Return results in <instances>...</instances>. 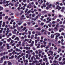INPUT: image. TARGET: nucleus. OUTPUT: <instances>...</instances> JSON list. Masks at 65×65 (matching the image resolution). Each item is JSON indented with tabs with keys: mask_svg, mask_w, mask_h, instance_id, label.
<instances>
[{
	"mask_svg": "<svg viewBox=\"0 0 65 65\" xmlns=\"http://www.w3.org/2000/svg\"><path fill=\"white\" fill-rule=\"evenodd\" d=\"M17 22L19 25H21V24L23 23V21H17Z\"/></svg>",
	"mask_w": 65,
	"mask_h": 65,
	"instance_id": "1",
	"label": "nucleus"
},
{
	"mask_svg": "<svg viewBox=\"0 0 65 65\" xmlns=\"http://www.w3.org/2000/svg\"><path fill=\"white\" fill-rule=\"evenodd\" d=\"M62 8H61V7H59V6H57V7L56 9H58V10H59L60 9H61Z\"/></svg>",
	"mask_w": 65,
	"mask_h": 65,
	"instance_id": "2",
	"label": "nucleus"
},
{
	"mask_svg": "<svg viewBox=\"0 0 65 65\" xmlns=\"http://www.w3.org/2000/svg\"><path fill=\"white\" fill-rule=\"evenodd\" d=\"M6 45H7V49L8 50H9V47H11V46H9V44H7Z\"/></svg>",
	"mask_w": 65,
	"mask_h": 65,
	"instance_id": "3",
	"label": "nucleus"
},
{
	"mask_svg": "<svg viewBox=\"0 0 65 65\" xmlns=\"http://www.w3.org/2000/svg\"><path fill=\"white\" fill-rule=\"evenodd\" d=\"M1 60H0V63H3V58L2 57L1 58Z\"/></svg>",
	"mask_w": 65,
	"mask_h": 65,
	"instance_id": "4",
	"label": "nucleus"
},
{
	"mask_svg": "<svg viewBox=\"0 0 65 65\" xmlns=\"http://www.w3.org/2000/svg\"><path fill=\"white\" fill-rule=\"evenodd\" d=\"M49 53H51V56H53V53H54V52H53L51 51H48Z\"/></svg>",
	"mask_w": 65,
	"mask_h": 65,
	"instance_id": "5",
	"label": "nucleus"
},
{
	"mask_svg": "<svg viewBox=\"0 0 65 65\" xmlns=\"http://www.w3.org/2000/svg\"><path fill=\"white\" fill-rule=\"evenodd\" d=\"M7 62L8 63V65H12V63H11V62H10V61H8Z\"/></svg>",
	"mask_w": 65,
	"mask_h": 65,
	"instance_id": "6",
	"label": "nucleus"
},
{
	"mask_svg": "<svg viewBox=\"0 0 65 65\" xmlns=\"http://www.w3.org/2000/svg\"><path fill=\"white\" fill-rule=\"evenodd\" d=\"M15 51L17 52H21V51L20 49H18V48H15Z\"/></svg>",
	"mask_w": 65,
	"mask_h": 65,
	"instance_id": "7",
	"label": "nucleus"
},
{
	"mask_svg": "<svg viewBox=\"0 0 65 65\" xmlns=\"http://www.w3.org/2000/svg\"><path fill=\"white\" fill-rule=\"evenodd\" d=\"M36 33H37V34H38V35H41V34H40V33L38 31H36Z\"/></svg>",
	"mask_w": 65,
	"mask_h": 65,
	"instance_id": "8",
	"label": "nucleus"
},
{
	"mask_svg": "<svg viewBox=\"0 0 65 65\" xmlns=\"http://www.w3.org/2000/svg\"><path fill=\"white\" fill-rule=\"evenodd\" d=\"M14 40H17V41H19V37H16V38H15L14 39Z\"/></svg>",
	"mask_w": 65,
	"mask_h": 65,
	"instance_id": "9",
	"label": "nucleus"
},
{
	"mask_svg": "<svg viewBox=\"0 0 65 65\" xmlns=\"http://www.w3.org/2000/svg\"><path fill=\"white\" fill-rule=\"evenodd\" d=\"M36 59H39V60L40 59V57H38V55H36Z\"/></svg>",
	"mask_w": 65,
	"mask_h": 65,
	"instance_id": "10",
	"label": "nucleus"
},
{
	"mask_svg": "<svg viewBox=\"0 0 65 65\" xmlns=\"http://www.w3.org/2000/svg\"><path fill=\"white\" fill-rule=\"evenodd\" d=\"M36 30H41V28H40V27L37 28L36 29Z\"/></svg>",
	"mask_w": 65,
	"mask_h": 65,
	"instance_id": "11",
	"label": "nucleus"
},
{
	"mask_svg": "<svg viewBox=\"0 0 65 65\" xmlns=\"http://www.w3.org/2000/svg\"><path fill=\"white\" fill-rule=\"evenodd\" d=\"M23 61L24 62H26L27 63H28V60H25V59H23Z\"/></svg>",
	"mask_w": 65,
	"mask_h": 65,
	"instance_id": "12",
	"label": "nucleus"
},
{
	"mask_svg": "<svg viewBox=\"0 0 65 65\" xmlns=\"http://www.w3.org/2000/svg\"><path fill=\"white\" fill-rule=\"evenodd\" d=\"M51 38H53L54 37V35H51Z\"/></svg>",
	"mask_w": 65,
	"mask_h": 65,
	"instance_id": "13",
	"label": "nucleus"
},
{
	"mask_svg": "<svg viewBox=\"0 0 65 65\" xmlns=\"http://www.w3.org/2000/svg\"><path fill=\"white\" fill-rule=\"evenodd\" d=\"M3 9V8L1 6H0V10H2Z\"/></svg>",
	"mask_w": 65,
	"mask_h": 65,
	"instance_id": "14",
	"label": "nucleus"
},
{
	"mask_svg": "<svg viewBox=\"0 0 65 65\" xmlns=\"http://www.w3.org/2000/svg\"><path fill=\"white\" fill-rule=\"evenodd\" d=\"M39 54H41V53H42V51L39 50H38Z\"/></svg>",
	"mask_w": 65,
	"mask_h": 65,
	"instance_id": "15",
	"label": "nucleus"
},
{
	"mask_svg": "<svg viewBox=\"0 0 65 65\" xmlns=\"http://www.w3.org/2000/svg\"><path fill=\"white\" fill-rule=\"evenodd\" d=\"M59 63L60 65H64V64L63 63V62H59Z\"/></svg>",
	"mask_w": 65,
	"mask_h": 65,
	"instance_id": "16",
	"label": "nucleus"
},
{
	"mask_svg": "<svg viewBox=\"0 0 65 65\" xmlns=\"http://www.w3.org/2000/svg\"><path fill=\"white\" fill-rule=\"evenodd\" d=\"M19 45H21V44H17L16 45L17 47H19Z\"/></svg>",
	"mask_w": 65,
	"mask_h": 65,
	"instance_id": "17",
	"label": "nucleus"
},
{
	"mask_svg": "<svg viewBox=\"0 0 65 65\" xmlns=\"http://www.w3.org/2000/svg\"><path fill=\"white\" fill-rule=\"evenodd\" d=\"M8 54V52H4L3 53V55H5V54Z\"/></svg>",
	"mask_w": 65,
	"mask_h": 65,
	"instance_id": "18",
	"label": "nucleus"
},
{
	"mask_svg": "<svg viewBox=\"0 0 65 65\" xmlns=\"http://www.w3.org/2000/svg\"><path fill=\"white\" fill-rule=\"evenodd\" d=\"M48 45H49V46H51V42H49L48 43Z\"/></svg>",
	"mask_w": 65,
	"mask_h": 65,
	"instance_id": "19",
	"label": "nucleus"
},
{
	"mask_svg": "<svg viewBox=\"0 0 65 65\" xmlns=\"http://www.w3.org/2000/svg\"><path fill=\"white\" fill-rule=\"evenodd\" d=\"M59 39H63V37L62 36H61L60 37H59Z\"/></svg>",
	"mask_w": 65,
	"mask_h": 65,
	"instance_id": "20",
	"label": "nucleus"
},
{
	"mask_svg": "<svg viewBox=\"0 0 65 65\" xmlns=\"http://www.w3.org/2000/svg\"><path fill=\"white\" fill-rule=\"evenodd\" d=\"M28 34H29V35H31V31H28Z\"/></svg>",
	"mask_w": 65,
	"mask_h": 65,
	"instance_id": "21",
	"label": "nucleus"
},
{
	"mask_svg": "<svg viewBox=\"0 0 65 65\" xmlns=\"http://www.w3.org/2000/svg\"><path fill=\"white\" fill-rule=\"evenodd\" d=\"M25 57L26 58H28V54H26L25 56Z\"/></svg>",
	"mask_w": 65,
	"mask_h": 65,
	"instance_id": "22",
	"label": "nucleus"
},
{
	"mask_svg": "<svg viewBox=\"0 0 65 65\" xmlns=\"http://www.w3.org/2000/svg\"><path fill=\"white\" fill-rule=\"evenodd\" d=\"M14 52H15V51L14 50L13 51V52L12 53V54H13V55H14Z\"/></svg>",
	"mask_w": 65,
	"mask_h": 65,
	"instance_id": "23",
	"label": "nucleus"
},
{
	"mask_svg": "<svg viewBox=\"0 0 65 65\" xmlns=\"http://www.w3.org/2000/svg\"><path fill=\"white\" fill-rule=\"evenodd\" d=\"M31 41H32V40L30 39V41H28V43H31Z\"/></svg>",
	"mask_w": 65,
	"mask_h": 65,
	"instance_id": "24",
	"label": "nucleus"
},
{
	"mask_svg": "<svg viewBox=\"0 0 65 65\" xmlns=\"http://www.w3.org/2000/svg\"><path fill=\"white\" fill-rule=\"evenodd\" d=\"M35 56V55H34V56L32 57L31 58V60H33V58H34V57Z\"/></svg>",
	"mask_w": 65,
	"mask_h": 65,
	"instance_id": "25",
	"label": "nucleus"
},
{
	"mask_svg": "<svg viewBox=\"0 0 65 65\" xmlns=\"http://www.w3.org/2000/svg\"><path fill=\"white\" fill-rule=\"evenodd\" d=\"M27 6V4H25L24 5V6H23V7H24V8H25L26 7V6Z\"/></svg>",
	"mask_w": 65,
	"mask_h": 65,
	"instance_id": "26",
	"label": "nucleus"
},
{
	"mask_svg": "<svg viewBox=\"0 0 65 65\" xmlns=\"http://www.w3.org/2000/svg\"><path fill=\"white\" fill-rule=\"evenodd\" d=\"M3 44V42H0V45L1 46H2V45Z\"/></svg>",
	"mask_w": 65,
	"mask_h": 65,
	"instance_id": "27",
	"label": "nucleus"
},
{
	"mask_svg": "<svg viewBox=\"0 0 65 65\" xmlns=\"http://www.w3.org/2000/svg\"><path fill=\"white\" fill-rule=\"evenodd\" d=\"M31 10H30L28 11L27 12V13H30V12H31Z\"/></svg>",
	"mask_w": 65,
	"mask_h": 65,
	"instance_id": "28",
	"label": "nucleus"
},
{
	"mask_svg": "<svg viewBox=\"0 0 65 65\" xmlns=\"http://www.w3.org/2000/svg\"><path fill=\"white\" fill-rule=\"evenodd\" d=\"M49 6H48V7H49V8H51V6H52V4H50Z\"/></svg>",
	"mask_w": 65,
	"mask_h": 65,
	"instance_id": "29",
	"label": "nucleus"
},
{
	"mask_svg": "<svg viewBox=\"0 0 65 65\" xmlns=\"http://www.w3.org/2000/svg\"><path fill=\"white\" fill-rule=\"evenodd\" d=\"M33 46V44H32V43H31V44L29 45V46Z\"/></svg>",
	"mask_w": 65,
	"mask_h": 65,
	"instance_id": "30",
	"label": "nucleus"
},
{
	"mask_svg": "<svg viewBox=\"0 0 65 65\" xmlns=\"http://www.w3.org/2000/svg\"><path fill=\"white\" fill-rule=\"evenodd\" d=\"M61 59H62V57H60V58H59V61H60L61 60Z\"/></svg>",
	"mask_w": 65,
	"mask_h": 65,
	"instance_id": "31",
	"label": "nucleus"
},
{
	"mask_svg": "<svg viewBox=\"0 0 65 65\" xmlns=\"http://www.w3.org/2000/svg\"><path fill=\"white\" fill-rule=\"evenodd\" d=\"M43 42L44 43V44L45 45L46 44V42H45V41H43Z\"/></svg>",
	"mask_w": 65,
	"mask_h": 65,
	"instance_id": "32",
	"label": "nucleus"
},
{
	"mask_svg": "<svg viewBox=\"0 0 65 65\" xmlns=\"http://www.w3.org/2000/svg\"><path fill=\"white\" fill-rule=\"evenodd\" d=\"M27 24L29 26L30 25V24H31V23L30 22H28L27 23Z\"/></svg>",
	"mask_w": 65,
	"mask_h": 65,
	"instance_id": "33",
	"label": "nucleus"
},
{
	"mask_svg": "<svg viewBox=\"0 0 65 65\" xmlns=\"http://www.w3.org/2000/svg\"><path fill=\"white\" fill-rule=\"evenodd\" d=\"M58 50L60 52H61V51H62V49H61L60 48H59V49H58Z\"/></svg>",
	"mask_w": 65,
	"mask_h": 65,
	"instance_id": "34",
	"label": "nucleus"
},
{
	"mask_svg": "<svg viewBox=\"0 0 65 65\" xmlns=\"http://www.w3.org/2000/svg\"><path fill=\"white\" fill-rule=\"evenodd\" d=\"M34 8H37V7H36V6H35V5H34Z\"/></svg>",
	"mask_w": 65,
	"mask_h": 65,
	"instance_id": "35",
	"label": "nucleus"
},
{
	"mask_svg": "<svg viewBox=\"0 0 65 65\" xmlns=\"http://www.w3.org/2000/svg\"><path fill=\"white\" fill-rule=\"evenodd\" d=\"M21 12L20 13V14H22V13H24V11H21Z\"/></svg>",
	"mask_w": 65,
	"mask_h": 65,
	"instance_id": "36",
	"label": "nucleus"
},
{
	"mask_svg": "<svg viewBox=\"0 0 65 65\" xmlns=\"http://www.w3.org/2000/svg\"><path fill=\"white\" fill-rule=\"evenodd\" d=\"M53 63H57V61L56 60H54L53 61Z\"/></svg>",
	"mask_w": 65,
	"mask_h": 65,
	"instance_id": "37",
	"label": "nucleus"
},
{
	"mask_svg": "<svg viewBox=\"0 0 65 65\" xmlns=\"http://www.w3.org/2000/svg\"><path fill=\"white\" fill-rule=\"evenodd\" d=\"M44 24L43 23H41V26H43V25H44Z\"/></svg>",
	"mask_w": 65,
	"mask_h": 65,
	"instance_id": "38",
	"label": "nucleus"
},
{
	"mask_svg": "<svg viewBox=\"0 0 65 65\" xmlns=\"http://www.w3.org/2000/svg\"><path fill=\"white\" fill-rule=\"evenodd\" d=\"M65 46H61V48H65Z\"/></svg>",
	"mask_w": 65,
	"mask_h": 65,
	"instance_id": "39",
	"label": "nucleus"
},
{
	"mask_svg": "<svg viewBox=\"0 0 65 65\" xmlns=\"http://www.w3.org/2000/svg\"><path fill=\"white\" fill-rule=\"evenodd\" d=\"M25 41H28L29 40V39H25Z\"/></svg>",
	"mask_w": 65,
	"mask_h": 65,
	"instance_id": "40",
	"label": "nucleus"
},
{
	"mask_svg": "<svg viewBox=\"0 0 65 65\" xmlns=\"http://www.w3.org/2000/svg\"><path fill=\"white\" fill-rule=\"evenodd\" d=\"M40 0H41V3H43V1H42V0H39L38 2H39V1H40Z\"/></svg>",
	"mask_w": 65,
	"mask_h": 65,
	"instance_id": "41",
	"label": "nucleus"
},
{
	"mask_svg": "<svg viewBox=\"0 0 65 65\" xmlns=\"http://www.w3.org/2000/svg\"><path fill=\"white\" fill-rule=\"evenodd\" d=\"M49 45H48V46H47L46 47H45V48L46 49H47L48 47H49Z\"/></svg>",
	"mask_w": 65,
	"mask_h": 65,
	"instance_id": "42",
	"label": "nucleus"
},
{
	"mask_svg": "<svg viewBox=\"0 0 65 65\" xmlns=\"http://www.w3.org/2000/svg\"><path fill=\"white\" fill-rule=\"evenodd\" d=\"M18 10H19V11H20L21 10H20V7H18V8H17Z\"/></svg>",
	"mask_w": 65,
	"mask_h": 65,
	"instance_id": "43",
	"label": "nucleus"
},
{
	"mask_svg": "<svg viewBox=\"0 0 65 65\" xmlns=\"http://www.w3.org/2000/svg\"><path fill=\"white\" fill-rule=\"evenodd\" d=\"M21 39L22 40H23V39H24V37H22L21 38Z\"/></svg>",
	"mask_w": 65,
	"mask_h": 65,
	"instance_id": "44",
	"label": "nucleus"
},
{
	"mask_svg": "<svg viewBox=\"0 0 65 65\" xmlns=\"http://www.w3.org/2000/svg\"><path fill=\"white\" fill-rule=\"evenodd\" d=\"M7 63V62H6V61H5L4 64H5V65H6V63Z\"/></svg>",
	"mask_w": 65,
	"mask_h": 65,
	"instance_id": "45",
	"label": "nucleus"
},
{
	"mask_svg": "<svg viewBox=\"0 0 65 65\" xmlns=\"http://www.w3.org/2000/svg\"><path fill=\"white\" fill-rule=\"evenodd\" d=\"M3 59V58L4 60H5V56H3L2 58Z\"/></svg>",
	"mask_w": 65,
	"mask_h": 65,
	"instance_id": "46",
	"label": "nucleus"
},
{
	"mask_svg": "<svg viewBox=\"0 0 65 65\" xmlns=\"http://www.w3.org/2000/svg\"><path fill=\"white\" fill-rule=\"evenodd\" d=\"M21 17V18H20V20H23V17Z\"/></svg>",
	"mask_w": 65,
	"mask_h": 65,
	"instance_id": "47",
	"label": "nucleus"
},
{
	"mask_svg": "<svg viewBox=\"0 0 65 65\" xmlns=\"http://www.w3.org/2000/svg\"><path fill=\"white\" fill-rule=\"evenodd\" d=\"M43 6L44 7H46V6L45 5V4H43Z\"/></svg>",
	"mask_w": 65,
	"mask_h": 65,
	"instance_id": "48",
	"label": "nucleus"
},
{
	"mask_svg": "<svg viewBox=\"0 0 65 65\" xmlns=\"http://www.w3.org/2000/svg\"><path fill=\"white\" fill-rule=\"evenodd\" d=\"M42 61V59H40L39 60V62H40V63H41Z\"/></svg>",
	"mask_w": 65,
	"mask_h": 65,
	"instance_id": "49",
	"label": "nucleus"
},
{
	"mask_svg": "<svg viewBox=\"0 0 65 65\" xmlns=\"http://www.w3.org/2000/svg\"><path fill=\"white\" fill-rule=\"evenodd\" d=\"M15 45V43H13L12 44V46H14V45Z\"/></svg>",
	"mask_w": 65,
	"mask_h": 65,
	"instance_id": "50",
	"label": "nucleus"
},
{
	"mask_svg": "<svg viewBox=\"0 0 65 65\" xmlns=\"http://www.w3.org/2000/svg\"><path fill=\"white\" fill-rule=\"evenodd\" d=\"M44 18V17H42V18H41V20L42 21V20H43L42 18Z\"/></svg>",
	"mask_w": 65,
	"mask_h": 65,
	"instance_id": "51",
	"label": "nucleus"
},
{
	"mask_svg": "<svg viewBox=\"0 0 65 65\" xmlns=\"http://www.w3.org/2000/svg\"><path fill=\"white\" fill-rule=\"evenodd\" d=\"M11 58L12 59H13L14 58V56L13 55H12L11 56Z\"/></svg>",
	"mask_w": 65,
	"mask_h": 65,
	"instance_id": "52",
	"label": "nucleus"
},
{
	"mask_svg": "<svg viewBox=\"0 0 65 65\" xmlns=\"http://www.w3.org/2000/svg\"><path fill=\"white\" fill-rule=\"evenodd\" d=\"M26 53H27L28 54H30V53H29V51H27L26 52Z\"/></svg>",
	"mask_w": 65,
	"mask_h": 65,
	"instance_id": "53",
	"label": "nucleus"
},
{
	"mask_svg": "<svg viewBox=\"0 0 65 65\" xmlns=\"http://www.w3.org/2000/svg\"><path fill=\"white\" fill-rule=\"evenodd\" d=\"M9 40H11V41H13V40H11V38H9Z\"/></svg>",
	"mask_w": 65,
	"mask_h": 65,
	"instance_id": "54",
	"label": "nucleus"
},
{
	"mask_svg": "<svg viewBox=\"0 0 65 65\" xmlns=\"http://www.w3.org/2000/svg\"><path fill=\"white\" fill-rule=\"evenodd\" d=\"M12 33L13 34H15L16 33V32L15 31H13L12 32Z\"/></svg>",
	"mask_w": 65,
	"mask_h": 65,
	"instance_id": "55",
	"label": "nucleus"
},
{
	"mask_svg": "<svg viewBox=\"0 0 65 65\" xmlns=\"http://www.w3.org/2000/svg\"><path fill=\"white\" fill-rule=\"evenodd\" d=\"M55 23H56L55 21H53L52 22V24H55Z\"/></svg>",
	"mask_w": 65,
	"mask_h": 65,
	"instance_id": "56",
	"label": "nucleus"
},
{
	"mask_svg": "<svg viewBox=\"0 0 65 65\" xmlns=\"http://www.w3.org/2000/svg\"><path fill=\"white\" fill-rule=\"evenodd\" d=\"M3 53H2L0 54V56H2L3 55Z\"/></svg>",
	"mask_w": 65,
	"mask_h": 65,
	"instance_id": "57",
	"label": "nucleus"
},
{
	"mask_svg": "<svg viewBox=\"0 0 65 65\" xmlns=\"http://www.w3.org/2000/svg\"><path fill=\"white\" fill-rule=\"evenodd\" d=\"M35 14L34 13L32 14V17H34L35 16Z\"/></svg>",
	"mask_w": 65,
	"mask_h": 65,
	"instance_id": "58",
	"label": "nucleus"
},
{
	"mask_svg": "<svg viewBox=\"0 0 65 65\" xmlns=\"http://www.w3.org/2000/svg\"><path fill=\"white\" fill-rule=\"evenodd\" d=\"M27 25V24H26V23H25L24 24L23 26H26Z\"/></svg>",
	"mask_w": 65,
	"mask_h": 65,
	"instance_id": "59",
	"label": "nucleus"
},
{
	"mask_svg": "<svg viewBox=\"0 0 65 65\" xmlns=\"http://www.w3.org/2000/svg\"><path fill=\"white\" fill-rule=\"evenodd\" d=\"M3 2L4 3H6L5 0H4Z\"/></svg>",
	"mask_w": 65,
	"mask_h": 65,
	"instance_id": "60",
	"label": "nucleus"
},
{
	"mask_svg": "<svg viewBox=\"0 0 65 65\" xmlns=\"http://www.w3.org/2000/svg\"><path fill=\"white\" fill-rule=\"evenodd\" d=\"M60 21V20L59 19H57V22H59Z\"/></svg>",
	"mask_w": 65,
	"mask_h": 65,
	"instance_id": "61",
	"label": "nucleus"
},
{
	"mask_svg": "<svg viewBox=\"0 0 65 65\" xmlns=\"http://www.w3.org/2000/svg\"><path fill=\"white\" fill-rule=\"evenodd\" d=\"M41 65H45V63L44 62H43V64H42Z\"/></svg>",
	"mask_w": 65,
	"mask_h": 65,
	"instance_id": "62",
	"label": "nucleus"
},
{
	"mask_svg": "<svg viewBox=\"0 0 65 65\" xmlns=\"http://www.w3.org/2000/svg\"><path fill=\"white\" fill-rule=\"evenodd\" d=\"M50 22V21H47L46 22V23H49Z\"/></svg>",
	"mask_w": 65,
	"mask_h": 65,
	"instance_id": "63",
	"label": "nucleus"
},
{
	"mask_svg": "<svg viewBox=\"0 0 65 65\" xmlns=\"http://www.w3.org/2000/svg\"><path fill=\"white\" fill-rule=\"evenodd\" d=\"M41 63H39L38 64H37L36 65H40L41 64Z\"/></svg>",
	"mask_w": 65,
	"mask_h": 65,
	"instance_id": "64",
	"label": "nucleus"
}]
</instances>
